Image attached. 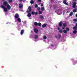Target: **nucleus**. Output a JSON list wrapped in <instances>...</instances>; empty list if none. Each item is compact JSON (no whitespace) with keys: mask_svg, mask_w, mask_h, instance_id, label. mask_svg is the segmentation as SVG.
Instances as JSON below:
<instances>
[{"mask_svg":"<svg viewBox=\"0 0 77 77\" xmlns=\"http://www.w3.org/2000/svg\"><path fill=\"white\" fill-rule=\"evenodd\" d=\"M38 26H41V23L39 22L38 23Z\"/></svg>","mask_w":77,"mask_h":77,"instance_id":"28","label":"nucleus"},{"mask_svg":"<svg viewBox=\"0 0 77 77\" xmlns=\"http://www.w3.org/2000/svg\"><path fill=\"white\" fill-rule=\"evenodd\" d=\"M55 12H56V11H55Z\"/></svg>","mask_w":77,"mask_h":77,"instance_id":"48","label":"nucleus"},{"mask_svg":"<svg viewBox=\"0 0 77 77\" xmlns=\"http://www.w3.org/2000/svg\"><path fill=\"white\" fill-rule=\"evenodd\" d=\"M24 30L22 29L20 32V34L21 35H23V33H24Z\"/></svg>","mask_w":77,"mask_h":77,"instance_id":"12","label":"nucleus"},{"mask_svg":"<svg viewBox=\"0 0 77 77\" xmlns=\"http://www.w3.org/2000/svg\"><path fill=\"white\" fill-rule=\"evenodd\" d=\"M55 38H57V36L56 35L55 36Z\"/></svg>","mask_w":77,"mask_h":77,"instance_id":"43","label":"nucleus"},{"mask_svg":"<svg viewBox=\"0 0 77 77\" xmlns=\"http://www.w3.org/2000/svg\"><path fill=\"white\" fill-rule=\"evenodd\" d=\"M23 7V5L22 3H20L19 5V8H22Z\"/></svg>","mask_w":77,"mask_h":77,"instance_id":"5","label":"nucleus"},{"mask_svg":"<svg viewBox=\"0 0 77 77\" xmlns=\"http://www.w3.org/2000/svg\"><path fill=\"white\" fill-rule=\"evenodd\" d=\"M74 62H75V63H77V62H75V61H74Z\"/></svg>","mask_w":77,"mask_h":77,"instance_id":"45","label":"nucleus"},{"mask_svg":"<svg viewBox=\"0 0 77 77\" xmlns=\"http://www.w3.org/2000/svg\"><path fill=\"white\" fill-rule=\"evenodd\" d=\"M3 4L4 5H2L1 6V8H2V9H3L4 10L5 12H7L8 11V9H7V8H6L5 6H7L8 5V2H7V1H5L3 3Z\"/></svg>","mask_w":77,"mask_h":77,"instance_id":"1","label":"nucleus"},{"mask_svg":"<svg viewBox=\"0 0 77 77\" xmlns=\"http://www.w3.org/2000/svg\"><path fill=\"white\" fill-rule=\"evenodd\" d=\"M20 1V2H21V1H23V0H19Z\"/></svg>","mask_w":77,"mask_h":77,"instance_id":"44","label":"nucleus"},{"mask_svg":"<svg viewBox=\"0 0 77 77\" xmlns=\"http://www.w3.org/2000/svg\"><path fill=\"white\" fill-rule=\"evenodd\" d=\"M35 8H38V4H35Z\"/></svg>","mask_w":77,"mask_h":77,"instance_id":"32","label":"nucleus"},{"mask_svg":"<svg viewBox=\"0 0 77 77\" xmlns=\"http://www.w3.org/2000/svg\"><path fill=\"white\" fill-rule=\"evenodd\" d=\"M63 3L66 5H68V4L66 3V0H63Z\"/></svg>","mask_w":77,"mask_h":77,"instance_id":"7","label":"nucleus"},{"mask_svg":"<svg viewBox=\"0 0 77 77\" xmlns=\"http://www.w3.org/2000/svg\"><path fill=\"white\" fill-rule=\"evenodd\" d=\"M40 19H42V20H43L44 18V17L42 15H40Z\"/></svg>","mask_w":77,"mask_h":77,"instance_id":"19","label":"nucleus"},{"mask_svg":"<svg viewBox=\"0 0 77 77\" xmlns=\"http://www.w3.org/2000/svg\"><path fill=\"white\" fill-rule=\"evenodd\" d=\"M77 31L76 30H74L73 32V33L74 34H76V33H77Z\"/></svg>","mask_w":77,"mask_h":77,"instance_id":"26","label":"nucleus"},{"mask_svg":"<svg viewBox=\"0 0 77 77\" xmlns=\"http://www.w3.org/2000/svg\"><path fill=\"white\" fill-rule=\"evenodd\" d=\"M59 29H60V28H59V27H58V30H59Z\"/></svg>","mask_w":77,"mask_h":77,"instance_id":"42","label":"nucleus"},{"mask_svg":"<svg viewBox=\"0 0 77 77\" xmlns=\"http://www.w3.org/2000/svg\"><path fill=\"white\" fill-rule=\"evenodd\" d=\"M58 35H59V38H61V37H62V36H61V34H58Z\"/></svg>","mask_w":77,"mask_h":77,"instance_id":"29","label":"nucleus"},{"mask_svg":"<svg viewBox=\"0 0 77 77\" xmlns=\"http://www.w3.org/2000/svg\"><path fill=\"white\" fill-rule=\"evenodd\" d=\"M8 2L10 3H11L12 2V0H8Z\"/></svg>","mask_w":77,"mask_h":77,"instance_id":"25","label":"nucleus"},{"mask_svg":"<svg viewBox=\"0 0 77 77\" xmlns=\"http://www.w3.org/2000/svg\"><path fill=\"white\" fill-rule=\"evenodd\" d=\"M37 9L38 11H39L40 10V8L38 7L37 8Z\"/></svg>","mask_w":77,"mask_h":77,"instance_id":"36","label":"nucleus"},{"mask_svg":"<svg viewBox=\"0 0 77 77\" xmlns=\"http://www.w3.org/2000/svg\"><path fill=\"white\" fill-rule=\"evenodd\" d=\"M59 32L60 33H62V32H63V31H62V29H60L59 31Z\"/></svg>","mask_w":77,"mask_h":77,"instance_id":"33","label":"nucleus"},{"mask_svg":"<svg viewBox=\"0 0 77 77\" xmlns=\"http://www.w3.org/2000/svg\"><path fill=\"white\" fill-rule=\"evenodd\" d=\"M37 1L38 2H42V0H37Z\"/></svg>","mask_w":77,"mask_h":77,"instance_id":"35","label":"nucleus"},{"mask_svg":"<svg viewBox=\"0 0 77 77\" xmlns=\"http://www.w3.org/2000/svg\"><path fill=\"white\" fill-rule=\"evenodd\" d=\"M34 24L35 26H38V23L37 22H34Z\"/></svg>","mask_w":77,"mask_h":77,"instance_id":"21","label":"nucleus"},{"mask_svg":"<svg viewBox=\"0 0 77 77\" xmlns=\"http://www.w3.org/2000/svg\"><path fill=\"white\" fill-rule=\"evenodd\" d=\"M62 22L60 21V23H59V27H62Z\"/></svg>","mask_w":77,"mask_h":77,"instance_id":"9","label":"nucleus"},{"mask_svg":"<svg viewBox=\"0 0 77 77\" xmlns=\"http://www.w3.org/2000/svg\"><path fill=\"white\" fill-rule=\"evenodd\" d=\"M73 29L74 30H77V27L76 26H74L73 27Z\"/></svg>","mask_w":77,"mask_h":77,"instance_id":"23","label":"nucleus"},{"mask_svg":"<svg viewBox=\"0 0 77 77\" xmlns=\"http://www.w3.org/2000/svg\"><path fill=\"white\" fill-rule=\"evenodd\" d=\"M38 13L39 14H40V15H41V14H42V11H39L38 12Z\"/></svg>","mask_w":77,"mask_h":77,"instance_id":"27","label":"nucleus"},{"mask_svg":"<svg viewBox=\"0 0 77 77\" xmlns=\"http://www.w3.org/2000/svg\"><path fill=\"white\" fill-rule=\"evenodd\" d=\"M7 8L8 9V10H11V6H10L8 4L7 5Z\"/></svg>","mask_w":77,"mask_h":77,"instance_id":"3","label":"nucleus"},{"mask_svg":"<svg viewBox=\"0 0 77 77\" xmlns=\"http://www.w3.org/2000/svg\"><path fill=\"white\" fill-rule=\"evenodd\" d=\"M34 32H35V33H37L38 32V30L37 29H35L34 30Z\"/></svg>","mask_w":77,"mask_h":77,"instance_id":"10","label":"nucleus"},{"mask_svg":"<svg viewBox=\"0 0 77 77\" xmlns=\"http://www.w3.org/2000/svg\"><path fill=\"white\" fill-rule=\"evenodd\" d=\"M28 10H27L26 11L27 13H30V12H31L32 11V8H31V7L30 6H29L28 7Z\"/></svg>","mask_w":77,"mask_h":77,"instance_id":"2","label":"nucleus"},{"mask_svg":"<svg viewBox=\"0 0 77 77\" xmlns=\"http://www.w3.org/2000/svg\"><path fill=\"white\" fill-rule=\"evenodd\" d=\"M51 47H53V45L51 44Z\"/></svg>","mask_w":77,"mask_h":77,"instance_id":"38","label":"nucleus"},{"mask_svg":"<svg viewBox=\"0 0 77 77\" xmlns=\"http://www.w3.org/2000/svg\"><path fill=\"white\" fill-rule=\"evenodd\" d=\"M35 39H38V35H35Z\"/></svg>","mask_w":77,"mask_h":77,"instance_id":"20","label":"nucleus"},{"mask_svg":"<svg viewBox=\"0 0 77 77\" xmlns=\"http://www.w3.org/2000/svg\"><path fill=\"white\" fill-rule=\"evenodd\" d=\"M46 26H47V24L45 23H44L42 25V27H43V28H44V27H45Z\"/></svg>","mask_w":77,"mask_h":77,"instance_id":"13","label":"nucleus"},{"mask_svg":"<svg viewBox=\"0 0 77 77\" xmlns=\"http://www.w3.org/2000/svg\"><path fill=\"white\" fill-rule=\"evenodd\" d=\"M41 10L42 11H45V8L44 7H42L41 8Z\"/></svg>","mask_w":77,"mask_h":77,"instance_id":"16","label":"nucleus"},{"mask_svg":"<svg viewBox=\"0 0 77 77\" xmlns=\"http://www.w3.org/2000/svg\"><path fill=\"white\" fill-rule=\"evenodd\" d=\"M43 38L44 39H47V37L45 36H43Z\"/></svg>","mask_w":77,"mask_h":77,"instance_id":"30","label":"nucleus"},{"mask_svg":"<svg viewBox=\"0 0 77 77\" xmlns=\"http://www.w3.org/2000/svg\"><path fill=\"white\" fill-rule=\"evenodd\" d=\"M75 26L77 27V23H76L75 24Z\"/></svg>","mask_w":77,"mask_h":77,"instance_id":"41","label":"nucleus"},{"mask_svg":"<svg viewBox=\"0 0 77 77\" xmlns=\"http://www.w3.org/2000/svg\"><path fill=\"white\" fill-rule=\"evenodd\" d=\"M5 0H3L2 2H4V1H5Z\"/></svg>","mask_w":77,"mask_h":77,"instance_id":"47","label":"nucleus"},{"mask_svg":"<svg viewBox=\"0 0 77 77\" xmlns=\"http://www.w3.org/2000/svg\"><path fill=\"white\" fill-rule=\"evenodd\" d=\"M31 14L32 15H38V12H35V11H32Z\"/></svg>","mask_w":77,"mask_h":77,"instance_id":"4","label":"nucleus"},{"mask_svg":"<svg viewBox=\"0 0 77 77\" xmlns=\"http://www.w3.org/2000/svg\"><path fill=\"white\" fill-rule=\"evenodd\" d=\"M76 4H77V3H76V2H74L73 3V8H75V6H76Z\"/></svg>","mask_w":77,"mask_h":77,"instance_id":"6","label":"nucleus"},{"mask_svg":"<svg viewBox=\"0 0 77 77\" xmlns=\"http://www.w3.org/2000/svg\"><path fill=\"white\" fill-rule=\"evenodd\" d=\"M72 15H73V13L71 11L70 12V14H69V16H72Z\"/></svg>","mask_w":77,"mask_h":77,"instance_id":"18","label":"nucleus"},{"mask_svg":"<svg viewBox=\"0 0 77 77\" xmlns=\"http://www.w3.org/2000/svg\"><path fill=\"white\" fill-rule=\"evenodd\" d=\"M30 3L31 4H33V3H34V1H33L32 0L30 1Z\"/></svg>","mask_w":77,"mask_h":77,"instance_id":"24","label":"nucleus"},{"mask_svg":"<svg viewBox=\"0 0 77 77\" xmlns=\"http://www.w3.org/2000/svg\"><path fill=\"white\" fill-rule=\"evenodd\" d=\"M62 29H63V30H64V29H65V28L64 27H62Z\"/></svg>","mask_w":77,"mask_h":77,"instance_id":"39","label":"nucleus"},{"mask_svg":"<svg viewBox=\"0 0 77 77\" xmlns=\"http://www.w3.org/2000/svg\"><path fill=\"white\" fill-rule=\"evenodd\" d=\"M76 17H77V13L75 14Z\"/></svg>","mask_w":77,"mask_h":77,"instance_id":"40","label":"nucleus"},{"mask_svg":"<svg viewBox=\"0 0 77 77\" xmlns=\"http://www.w3.org/2000/svg\"><path fill=\"white\" fill-rule=\"evenodd\" d=\"M63 32L64 33H67V31L65 29H64L63 30Z\"/></svg>","mask_w":77,"mask_h":77,"instance_id":"17","label":"nucleus"},{"mask_svg":"<svg viewBox=\"0 0 77 77\" xmlns=\"http://www.w3.org/2000/svg\"><path fill=\"white\" fill-rule=\"evenodd\" d=\"M17 21H18L19 23H21V19L20 18H18L17 19Z\"/></svg>","mask_w":77,"mask_h":77,"instance_id":"14","label":"nucleus"},{"mask_svg":"<svg viewBox=\"0 0 77 77\" xmlns=\"http://www.w3.org/2000/svg\"><path fill=\"white\" fill-rule=\"evenodd\" d=\"M73 1H76V0H73Z\"/></svg>","mask_w":77,"mask_h":77,"instance_id":"46","label":"nucleus"},{"mask_svg":"<svg viewBox=\"0 0 77 77\" xmlns=\"http://www.w3.org/2000/svg\"><path fill=\"white\" fill-rule=\"evenodd\" d=\"M63 26L64 27H66V26H67V25H66V23H63Z\"/></svg>","mask_w":77,"mask_h":77,"instance_id":"15","label":"nucleus"},{"mask_svg":"<svg viewBox=\"0 0 77 77\" xmlns=\"http://www.w3.org/2000/svg\"><path fill=\"white\" fill-rule=\"evenodd\" d=\"M41 6L42 7V6H44V4H41Z\"/></svg>","mask_w":77,"mask_h":77,"instance_id":"37","label":"nucleus"},{"mask_svg":"<svg viewBox=\"0 0 77 77\" xmlns=\"http://www.w3.org/2000/svg\"><path fill=\"white\" fill-rule=\"evenodd\" d=\"M28 13L27 14L28 17H30L32 16V14H31V13Z\"/></svg>","mask_w":77,"mask_h":77,"instance_id":"11","label":"nucleus"},{"mask_svg":"<svg viewBox=\"0 0 77 77\" xmlns=\"http://www.w3.org/2000/svg\"><path fill=\"white\" fill-rule=\"evenodd\" d=\"M15 18H19V14H15Z\"/></svg>","mask_w":77,"mask_h":77,"instance_id":"8","label":"nucleus"},{"mask_svg":"<svg viewBox=\"0 0 77 77\" xmlns=\"http://www.w3.org/2000/svg\"><path fill=\"white\" fill-rule=\"evenodd\" d=\"M66 30H67V31H69V29L68 28H66Z\"/></svg>","mask_w":77,"mask_h":77,"instance_id":"34","label":"nucleus"},{"mask_svg":"<svg viewBox=\"0 0 77 77\" xmlns=\"http://www.w3.org/2000/svg\"><path fill=\"white\" fill-rule=\"evenodd\" d=\"M73 12H77V10H76V9H73Z\"/></svg>","mask_w":77,"mask_h":77,"instance_id":"31","label":"nucleus"},{"mask_svg":"<svg viewBox=\"0 0 77 77\" xmlns=\"http://www.w3.org/2000/svg\"><path fill=\"white\" fill-rule=\"evenodd\" d=\"M73 21L74 22H77V19L75 18L73 20Z\"/></svg>","mask_w":77,"mask_h":77,"instance_id":"22","label":"nucleus"}]
</instances>
